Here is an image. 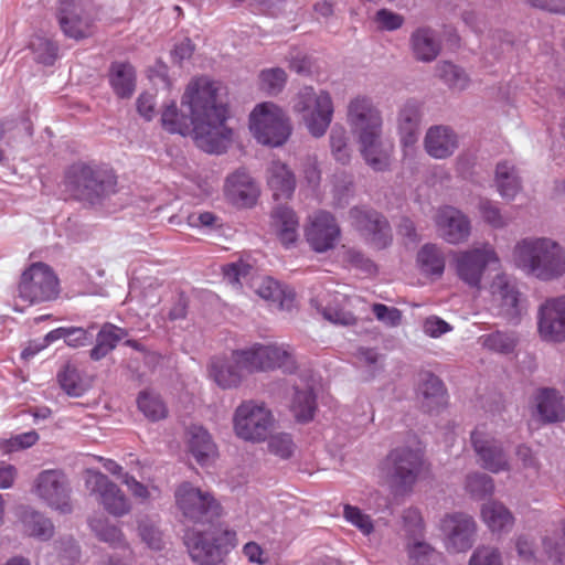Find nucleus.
<instances>
[{"instance_id": "obj_1", "label": "nucleus", "mask_w": 565, "mask_h": 565, "mask_svg": "<svg viewBox=\"0 0 565 565\" xmlns=\"http://www.w3.org/2000/svg\"><path fill=\"white\" fill-rule=\"evenodd\" d=\"M221 84L206 76L192 79L182 97L190 116L180 113L174 103L167 105L161 115L163 128L171 134H192L196 146L207 153H222L232 139L226 126L227 108L220 98Z\"/></svg>"}, {"instance_id": "obj_2", "label": "nucleus", "mask_w": 565, "mask_h": 565, "mask_svg": "<svg viewBox=\"0 0 565 565\" xmlns=\"http://www.w3.org/2000/svg\"><path fill=\"white\" fill-rule=\"evenodd\" d=\"M512 256L520 270L540 281H555L565 276V247L551 237H524L515 244Z\"/></svg>"}, {"instance_id": "obj_3", "label": "nucleus", "mask_w": 565, "mask_h": 565, "mask_svg": "<svg viewBox=\"0 0 565 565\" xmlns=\"http://www.w3.org/2000/svg\"><path fill=\"white\" fill-rule=\"evenodd\" d=\"M292 110L300 117L310 135L319 138L326 134L332 121L333 102L327 90L305 86L294 97Z\"/></svg>"}, {"instance_id": "obj_4", "label": "nucleus", "mask_w": 565, "mask_h": 565, "mask_svg": "<svg viewBox=\"0 0 565 565\" xmlns=\"http://www.w3.org/2000/svg\"><path fill=\"white\" fill-rule=\"evenodd\" d=\"M424 467L420 451L408 447L393 449L386 457L383 471L392 492L404 495L412 492Z\"/></svg>"}, {"instance_id": "obj_5", "label": "nucleus", "mask_w": 565, "mask_h": 565, "mask_svg": "<svg viewBox=\"0 0 565 565\" xmlns=\"http://www.w3.org/2000/svg\"><path fill=\"white\" fill-rule=\"evenodd\" d=\"M249 129L258 142L270 147L284 145L291 134L286 113L271 102L255 106L249 115Z\"/></svg>"}, {"instance_id": "obj_6", "label": "nucleus", "mask_w": 565, "mask_h": 565, "mask_svg": "<svg viewBox=\"0 0 565 565\" xmlns=\"http://www.w3.org/2000/svg\"><path fill=\"white\" fill-rule=\"evenodd\" d=\"M67 184L79 200L95 203L115 192L116 179L106 170L75 164L67 173Z\"/></svg>"}, {"instance_id": "obj_7", "label": "nucleus", "mask_w": 565, "mask_h": 565, "mask_svg": "<svg viewBox=\"0 0 565 565\" xmlns=\"http://www.w3.org/2000/svg\"><path fill=\"white\" fill-rule=\"evenodd\" d=\"M233 425L237 437L259 443L266 440L274 425V416L264 403L249 399L235 409Z\"/></svg>"}, {"instance_id": "obj_8", "label": "nucleus", "mask_w": 565, "mask_h": 565, "mask_svg": "<svg viewBox=\"0 0 565 565\" xmlns=\"http://www.w3.org/2000/svg\"><path fill=\"white\" fill-rule=\"evenodd\" d=\"M57 294L58 280L47 265L35 263L22 273L18 298L28 306L50 301Z\"/></svg>"}, {"instance_id": "obj_9", "label": "nucleus", "mask_w": 565, "mask_h": 565, "mask_svg": "<svg viewBox=\"0 0 565 565\" xmlns=\"http://www.w3.org/2000/svg\"><path fill=\"white\" fill-rule=\"evenodd\" d=\"M499 257L490 244L454 253L452 265L458 278L471 288H480L487 267L498 264Z\"/></svg>"}, {"instance_id": "obj_10", "label": "nucleus", "mask_w": 565, "mask_h": 565, "mask_svg": "<svg viewBox=\"0 0 565 565\" xmlns=\"http://www.w3.org/2000/svg\"><path fill=\"white\" fill-rule=\"evenodd\" d=\"M175 501L183 516L193 523H211L220 513V505L209 492L188 482L177 489Z\"/></svg>"}, {"instance_id": "obj_11", "label": "nucleus", "mask_w": 565, "mask_h": 565, "mask_svg": "<svg viewBox=\"0 0 565 565\" xmlns=\"http://www.w3.org/2000/svg\"><path fill=\"white\" fill-rule=\"evenodd\" d=\"M85 487L90 494L96 495L103 508L114 516H124L129 513L131 505L120 488L100 471L88 469L85 471Z\"/></svg>"}, {"instance_id": "obj_12", "label": "nucleus", "mask_w": 565, "mask_h": 565, "mask_svg": "<svg viewBox=\"0 0 565 565\" xmlns=\"http://www.w3.org/2000/svg\"><path fill=\"white\" fill-rule=\"evenodd\" d=\"M440 530L448 552L465 553L476 542L478 525L470 514L454 512L444 515L440 520Z\"/></svg>"}, {"instance_id": "obj_13", "label": "nucleus", "mask_w": 565, "mask_h": 565, "mask_svg": "<svg viewBox=\"0 0 565 565\" xmlns=\"http://www.w3.org/2000/svg\"><path fill=\"white\" fill-rule=\"evenodd\" d=\"M471 444L478 457L480 466L492 472H508L511 470V462L501 443L497 440L484 425L478 426L471 433Z\"/></svg>"}, {"instance_id": "obj_14", "label": "nucleus", "mask_w": 565, "mask_h": 565, "mask_svg": "<svg viewBox=\"0 0 565 565\" xmlns=\"http://www.w3.org/2000/svg\"><path fill=\"white\" fill-rule=\"evenodd\" d=\"M249 348L236 350L230 358H214L210 364L211 379L222 388L237 387L256 369L249 367Z\"/></svg>"}, {"instance_id": "obj_15", "label": "nucleus", "mask_w": 565, "mask_h": 565, "mask_svg": "<svg viewBox=\"0 0 565 565\" xmlns=\"http://www.w3.org/2000/svg\"><path fill=\"white\" fill-rule=\"evenodd\" d=\"M348 124L359 139L382 135L383 120L381 111L371 98L356 96L348 105Z\"/></svg>"}, {"instance_id": "obj_16", "label": "nucleus", "mask_w": 565, "mask_h": 565, "mask_svg": "<svg viewBox=\"0 0 565 565\" xmlns=\"http://www.w3.org/2000/svg\"><path fill=\"white\" fill-rule=\"evenodd\" d=\"M350 220L353 227L375 248L383 249L392 243V231L387 220L367 207H352Z\"/></svg>"}, {"instance_id": "obj_17", "label": "nucleus", "mask_w": 565, "mask_h": 565, "mask_svg": "<svg viewBox=\"0 0 565 565\" xmlns=\"http://www.w3.org/2000/svg\"><path fill=\"white\" fill-rule=\"evenodd\" d=\"M35 493L50 508L62 514H68L73 510L67 478L58 470L41 472L35 480Z\"/></svg>"}, {"instance_id": "obj_18", "label": "nucleus", "mask_w": 565, "mask_h": 565, "mask_svg": "<svg viewBox=\"0 0 565 565\" xmlns=\"http://www.w3.org/2000/svg\"><path fill=\"white\" fill-rule=\"evenodd\" d=\"M537 332L545 342H565V295L545 299L537 309Z\"/></svg>"}, {"instance_id": "obj_19", "label": "nucleus", "mask_w": 565, "mask_h": 565, "mask_svg": "<svg viewBox=\"0 0 565 565\" xmlns=\"http://www.w3.org/2000/svg\"><path fill=\"white\" fill-rule=\"evenodd\" d=\"M305 236L309 246L317 253L333 249L341 236L335 217L327 211H317L308 217Z\"/></svg>"}, {"instance_id": "obj_20", "label": "nucleus", "mask_w": 565, "mask_h": 565, "mask_svg": "<svg viewBox=\"0 0 565 565\" xmlns=\"http://www.w3.org/2000/svg\"><path fill=\"white\" fill-rule=\"evenodd\" d=\"M249 367L257 371L280 369L285 373H292L297 369L294 349L288 344H260L249 347Z\"/></svg>"}, {"instance_id": "obj_21", "label": "nucleus", "mask_w": 565, "mask_h": 565, "mask_svg": "<svg viewBox=\"0 0 565 565\" xmlns=\"http://www.w3.org/2000/svg\"><path fill=\"white\" fill-rule=\"evenodd\" d=\"M55 17L67 38L81 40L93 33V20L84 10L82 0H56Z\"/></svg>"}, {"instance_id": "obj_22", "label": "nucleus", "mask_w": 565, "mask_h": 565, "mask_svg": "<svg viewBox=\"0 0 565 565\" xmlns=\"http://www.w3.org/2000/svg\"><path fill=\"white\" fill-rule=\"evenodd\" d=\"M434 221L439 235L449 244L463 243L470 236V220L456 207H440L436 212Z\"/></svg>"}, {"instance_id": "obj_23", "label": "nucleus", "mask_w": 565, "mask_h": 565, "mask_svg": "<svg viewBox=\"0 0 565 565\" xmlns=\"http://www.w3.org/2000/svg\"><path fill=\"white\" fill-rule=\"evenodd\" d=\"M215 540V534L211 531L189 529L184 534V544L198 565H225Z\"/></svg>"}, {"instance_id": "obj_24", "label": "nucleus", "mask_w": 565, "mask_h": 565, "mask_svg": "<svg viewBox=\"0 0 565 565\" xmlns=\"http://www.w3.org/2000/svg\"><path fill=\"white\" fill-rule=\"evenodd\" d=\"M226 198L235 205L250 206L258 196V188L252 177L238 169L226 178L224 186Z\"/></svg>"}, {"instance_id": "obj_25", "label": "nucleus", "mask_w": 565, "mask_h": 565, "mask_svg": "<svg viewBox=\"0 0 565 565\" xmlns=\"http://www.w3.org/2000/svg\"><path fill=\"white\" fill-rule=\"evenodd\" d=\"M534 403L536 414L542 423L553 424L565 420V403L563 395L555 388H540Z\"/></svg>"}, {"instance_id": "obj_26", "label": "nucleus", "mask_w": 565, "mask_h": 565, "mask_svg": "<svg viewBox=\"0 0 565 565\" xmlns=\"http://www.w3.org/2000/svg\"><path fill=\"white\" fill-rule=\"evenodd\" d=\"M426 152L435 159H446L458 148V136L447 126L430 127L424 138Z\"/></svg>"}, {"instance_id": "obj_27", "label": "nucleus", "mask_w": 565, "mask_h": 565, "mask_svg": "<svg viewBox=\"0 0 565 565\" xmlns=\"http://www.w3.org/2000/svg\"><path fill=\"white\" fill-rule=\"evenodd\" d=\"M417 398L424 412H439L446 404V390L439 377L429 372L420 374Z\"/></svg>"}, {"instance_id": "obj_28", "label": "nucleus", "mask_w": 565, "mask_h": 565, "mask_svg": "<svg viewBox=\"0 0 565 565\" xmlns=\"http://www.w3.org/2000/svg\"><path fill=\"white\" fill-rule=\"evenodd\" d=\"M409 45L414 57L424 63L436 60L441 50V41L436 31L428 26L414 30L409 38Z\"/></svg>"}, {"instance_id": "obj_29", "label": "nucleus", "mask_w": 565, "mask_h": 565, "mask_svg": "<svg viewBox=\"0 0 565 565\" xmlns=\"http://www.w3.org/2000/svg\"><path fill=\"white\" fill-rule=\"evenodd\" d=\"M360 150L365 162L375 171L388 169L393 145L384 142L382 135L371 136L369 139H359Z\"/></svg>"}, {"instance_id": "obj_30", "label": "nucleus", "mask_w": 565, "mask_h": 565, "mask_svg": "<svg viewBox=\"0 0 565 565\" xmlns=\"http://www.w3.org/2000/svg\"><path fill=\"white\" fill-rule=\"evenodd\" d=\"M88 526L99 541L108 544L110 547L121 548L132 556V550L124 532L120 527L110 523L106 516L100 514L89 518Z\"/></svg>"}, {"instance_id": "obj_31", "label": "nucleus", "mask_w": 565, "mask_h": 565, "mask_svg": "<svg viewBox=\"0 0 565 565\" xmlns=\"http://www.w3.org/2000/svg\"><path fill=\"white\" fill-rule=\"evenodd\" d=\"M22 533L42 542L54 536L55 527L50 518L32 508H24L20 514Z\"/></svg>"}, {"instance_id": "obj_32", "label": "nucleus", "mask_w": 565, "mask_h": 565, "mask_svg": "<svg viewBox=\"0 0 565 565\" xmlns=\"http://www.w3.org/2000/svg\"><path fill=\"white\" fill-rule=\"evenodd\" d=\"M273 226L280 243L289 247L298 239L299 220L288 206L279 205L271 213Z\"/></svg>"}, {"instance_id": "obj_33", "label": "nucleus", "mask_w": 565, "mask_h": 565, "mask_svg": "<svg viewBox=\"0 0 565 565\" xmlns=\"http://www.w3.org/2000/svg\"><path fill=\"white\" fill-rule=\"evenodd\" d=\"M267 183L276 200L289 199L296 188L294 173L280 161H273L268 167Z\"/></svg>"}, {"instance_id": "obj_34", "label": "nucleus", "mask_w": 565, "mask_h": 565, "mask_svg": "<svg viewBox=\"0 0 565 565\" xmlns=\"http://www.w3.org/2000/svg\"><path fill=\"white\" fill-rule=\"evenodd\" d=\"M420 105L416 100L406 102L398 113V130L405 147H412L418 138Z\"/></svg>"}, {"instance_id": "obj_35", "label": "nucleus", "mask_w": 565, "mask_h": 565, "mask_svg": "<svg viewBox=\"0 0 565 565\" xmlns=\"http://www.w3.org/2000/svg\"><path fill=\"white\" fill-rule=\"evenodd\" d=\"M481 519L492 533L509 532L514 524L510 510L495 500H490L482 505Z\"/></svg>"}, {"instance_id": "obj_36", "label": "nucleus", "mask_w": 565, "mask_h": 565, "mask_svg": "<svg viewBox=\"0 0 565 565\" xmlns=\"http://www.w3.org/2000/svg\"><path fill=\"white\" fill-rule=\"evenodd\" d=\"M494 185L502 199L512 201L521 191V180L515 167L508 161H500L495 166Z\"/></svg>"}, {"instance_id": "obj_37", "label": "nucleus", "mask_w": 565, "mask_h": 565, "mask_svg": "<svg viewBox=\"0 0 565 565\" xmlns=\"http://www.w3.org/2000/svg\"><path fill=\"white\" fill-rule=\"evenodd\" d=\"M109 83L120 98H129L136 88V71L126 62H114L109 70Z\"/></svg>"}, {"instance_id": "obj_38", "label": "nucleus", "mask_w": 565, "mask_h": 565, "mask_svg": "<svg viewBox=\"0 0 565 565\" xmlns=\"http://www.w3.org/2000/svg\"><path fill=\"white\" fill-rule=\"evenodd\" d=\"M257 295L269 301L280 310H290L294 306L295 294L292 290L282 287L277 280L265 277L256 288Z\"/></svg>"}, {"instance_id": "obj_39", "label": "nucleus", "mask_w": 565, "mask_h": 565, "mask_svg": "<svg viewBox=\"0 0 565 565\" xmlns=\"http://www.w3.org/2000/svg\"><path fill=\"white\" fill-rule=\"evenodd\" d=\"M188 435L190 451L199 463L204 465L216 455V446L204 427L193 425Z\"/></svg>"}, {"instance_id": "obj_40", "label": "nucleus", "mask_w": 565, "mask_h": 565, "mask_svg": "<svg viewBox=\"0 0 565 565\" xmlns=\"http://www.w3.org/2000/svg\"><path fill=\"white\" fill-rule=\"evenodd\" d=\"M128 335L126 329L116 327L111 323H105L96 337V344L89 351V356L94 361L104 359L111 352L117 343Z\"/></svg>"}, {"instance_id": "obj_41", "label": "nucleus", "mask_w": 565, "mask_h": 565, "mask_svg": "<svg viewBox=\"0 0 565 565\" xmlns=\"http://www.w3.org/2000/svg\"><path fill=\"white\" fill-rule=\"evenodd\" d=\"M327 300L326 298H316L311 300V303L322 315V317L334 324L340 326H352L355 323V317L348 310L340 307V296H331Z\"/></svg>"}, {"instance_id": "obj_42", "label": "nucleus", "mask_w": 565, "mask_h": 565, "mask_svg": "<svg viewBox=\"0 0 565 565\" xmlns=\"http://www.w3.org/2000/svg\"><path fill=\"white\" fill-rule=\"evenodd\" d=\"M417 264L425 275L441 276L445 270V255L441 247L427 243L417 253Z\"/></svg>"}, {"instance_id": "obj_43", "label": "nucleus", "mask_w": 565, "mask_h": 565, "mask_svg": "<svg viewBox=\"0 0 565 565\" xmlns=\"http://www.w3.org/2000/svg\"><path fill=\"white\" fill-rule=\"evenodd\" d=\"M491 294L503 308L513 309L519 302L515 281L507 274L497 275L491 284Z\"/></svg>"}, {"instance_id": "obj_44", "label": "nucleus", "mask_w": 565, "mask_h": 565, "mask_svg": "<svg viewBox=\"0 0 565 565\" xmlns=\"http://www.w3.org/2000/svg\"><path fill=\"white\" fill-rule=\"evenodd\" d=\"M316 395L313 386L307 384L303 388L296 386L291 402V412L298 422H309L316 411Z\"/></svg>"}, {"instance_id": "obj_45", "label": "nucleus", "mask_w": 565, "mask_h": 565, "mask_svg": "<svg viewBox=\"0 0 565 565\" xmlns=\"http://www.w3.org/2000/svg\"><path fill=\"white\" fill-rule=\"evenodd\" d=\"M57 379L62 390L70 396L78 397L87 391L88 385L73 364H66Z\"/></svg>"}, {"instance_id": "obj_46", "label": "nucleus", "mask_w": 565, "mask_h": 565, "mask_svg": "<svg viewBox=\"0 0 565 565\" xmlns=\"http://www.w3.org/2000/svg\"><path fill=\"white\" fill-rule=\"evenodd\" d=\"M465 489L476 500L491 497L494 492V480L483 472H471L467 475Z\"/></svg>"}, {"instance_id": "obj_47", "label": "nucleus", "mask_w": 565, "mask_h": 565, "mask_svg": "<svg viewBox=\"0 0 565 565\" xmlns=\"http://www.w3.org/2000/svg\"><path fill=\"white\" fill-rule=\"evenodd\" d=\"M139 411L150 420L166 418L168 409L161 397L149 391L141 392L137 399Z\"/></svg>"}, {"instance_id": "obj_48", "label": "nucleus", "mask_w": 565, "mask_h": 565, "mask_svg": "<svg viewBox=\"0 0 565 565\" xmlns=\"http://www.w3.org/2000/svg\"><path fill=\"white\" fill-rule=\"evenodd\" d=\"M437 74L452 89L463 90L469 85V77L466 72L449 62L437 65Z\"/></svg>"}, {"instance_id": "obj_49", "label": "nucleus", "mask_w": 565, "mask_h": 565, "mask_svg": "<svg viewBox=\"0 0 565 565\" xmlns=\"http://www.w3.org/2000/svg\"><path fill=\"white\" fill-rule=\"evenodd\" d=\"M258 77L260 89L273 96L278 95L287 82V74L280 67L265 68Z\"/></svg>"}, {"instance_id": "obj_50", "label": "nucleus", "mask_w": 565, "mask_h": 565, "mask_svg": "<svg viewBox=\"0 0 565 565\" xmlns=\"http://www.w3.org/2000/svg\"><path fill=\"white\" fill-rule=\"evenodd\" d=\"M479 343L493 352L508 354L514 350L516 339L511 333L497 331L479 338Z\"/></svg>"}, {"instance_id": "obj_51", "label": "nucleus", "mask_w": 565, "mask_h": 565, "mask_svg": "<svg viewBox=\"0 0 565 565\" xmlns=\"http://www.w3.org/2000/svg\"><path fill=\"white\" fill-rule=\"evenodd\" d=\"M34 58L44 65H52L57 56V46L51 40L35 35L30 42Z\"/></svg>"}, {"instance_id": "obj_52", "label": "nucleus", "mask_w": 565, "mask_h": 565, "mask_svg": "<svg viewBox=\"0 0 565 565\" xmlns=\"http://www.w3.org/2000/svg\"><path fill=\"white\" fill-rule=\"evenodd\" d=\"M478 209L482 220L493 228H503L511 222L510 217L504 215L499 206L489 199L480 200Z\"/></svg>"}, {"instance_id": "obj_53", "label": "nucleus", "mask_w": 565, "mask_h": 565, "mask_svg": "<svg viewBox=\"0 0 565 565\" xmlns=\"http://www.w3.org/2000/svg\"><path fill=\"white\" fill-rule=\"evenodd\" d=\"M268 451L281 459L290 458L296 449L292 437L287 433H276L267 440Z\"/></svg>"}, {"instance_id": "obj_54", "label": "nucleus", "mask_w": 565, "mask_h": 565, "mask_svg": "<svg viewBox=\"0 0 565 565\" xmlns=\"http://www.w3.org/2000/svg\"><path fill=\"white\" fill-rule=\"evenodd\" d=\"M468 565H503L502 553L497 546L479 545L473 550Z\"/></svg>"}, {"instance_id": "obj_55", "label": "nucleus", "mask_w": 565, "mask_h": 565, "mask_svg": "<svg viewBox=\"0 0 565 565\" xmlns=\"http://www.w3.org/2000/svg\"><path fill=\"white\" fill-rule=\"evenodd\" d=\"M408 565H430L436 551L424 541H414L407 545Z\"/></svg>"}, {"instance_id": "obj_56", "label": "nucleus", "mask_w": 565, "mask_h": 565, "mask_svg": "<svg viewBox=\"0 0 565 565\" xmlns=\"http://www.w3.org/2000/svg\"><path fill=\"white\" fill-rule=\"evenodd\" d=\"M330 146L337 161L347 163L350 160V148L348 146L347 132L341 127H334L330 134Z\"/></svg>"}, {"instance_id": "obj_57", "label": "nucleus", "mask_w": 565, "mask_h": 565, "mask_svg": "<svg viewBox=\"0 0 565 565\" xmlns=\"http://www.w3.org/2000/svg\"><path fill=\"white\" fill-rule=\"evenodd\" d=\"M138 534L141 541L152 551L163 548L161 531L149 521H141L138 525Z\"/></svg>"}, {"instance_id": "obj_58", "label": "nucleus", "mask_w": 565, "mask_h": 565, "mask_svg": "<svg viewBox=\"0 0 565 565\" xmlns=\"http://www.w3.org/2000/svg\"><path fill=\"white\" fill-rule=\"evenodd\" d=\"M343 516L348 522L358 527L364 535L371 534L374 530L371 518L356 507L345 504L343 508Z\"/></svg>"}, {"instance_id": "obj_59", "label": "nucleus", "mask_w": 565, "mask_h": 565, "mask_svg": "<svg viewBox=\"0 0 565 565\" xmlns=\"http://www.w3.org/2000/svg\"><path fill=\"white\" fill-rule=\"evenodd\" d=\"M252 271L253 267L244 262L232 263L223 268L224 279L233 286H242Z\"/></svg>"}, {"instance_id": "obj_60", "label": "nucleus", "mask_w": 565, "mask_h": 565, "mask_svg": "<svg viewBox=\"0 0 565 565\" xmlns=\"http://www.w3.org/2000/svg\"><path fill=\"white\" fill-rule=\"evenodd\" d=\"M39 440V435L35 430H30L23 434H19L9 439L0 441V449L3 452H12L20 449L29 448Z\"/></svg>"}, {"instance_id": "obj_61", "label": "nucleus", "mask_w": 565, "mask_h": 565, "mask_svg": "<svg viewBox=\"0 0 565 565\" xmlns=\"http://www.w3.org/2000/svg\"><path fill=\"white\" fill-rule=\"evenodd\" d=\"M404 17L388 9H380L374 15V22L381 31H395L404 24Z\"/></svg>"}, {"instance_id": "obj_62", "label": "nucleus", "mask_w": 565, "mask_h": 565, "mask_svg": "<svg viewBox=\"0 0 565 565\" xmlns=\"http://www.w3.org/2000/svg\"><path fill=\"white\" fill-rule=\"evenodd\" d=\"M372 311L379 321L388 327H396L401 323L402 313L395 307H387L383 303H374Z\"/></svg>"}, {"instance_id": "obj_63", "label": "nucleus", "mask_w": 565, "mask_h": 565, "mask_svg": "<svg viewBox=\"0 0 565 565\" xmlns=\"http://www.w3.org/2000/svg\"><path fill=\"white\" fill-rule=\"evenodd\" d=\"M92 340L88 330L79 327H66L65 343L71 348H81L87 345Z\"/></svg>"}, {"instance_id": "obj_64", "label": "nucleus", "mask_w": 565, "mask_h": 565, "mask_svg": "<svg viewBox=\"0 0 565 565\" xmlns=\"http://www.w3.org/2000/svg\"><path fill=\"white\" fill-rule=\"evenodd\" d=\"M121 482L128 488L131 494L141 502H146L150 499L149 489L139 482L134 476L124 473L121 477Z\"/></svg>"}]
</instances>
